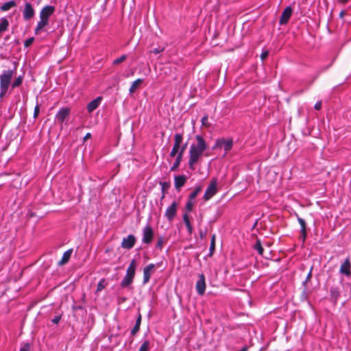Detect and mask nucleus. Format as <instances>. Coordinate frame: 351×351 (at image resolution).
<instances>
[{
    "label": "nucleus",
    "instance_id": "obj_1",
    "mask_svg": "<svg viewBox=\"0 0 351 351\" xmlns=\"http://www.w3.org/2000/svg\"><path fill=\"white\" fill-rule=\"evenodd\" d=\"M196 143H192L189 152V168L194 171L195 165L199 161L203 156L204 152L207 149L208 145L205 139L201 135L195 136Z\"/></svg>",
    "mask_w": 351,
    "mask_h": 351
},
{
    "label": "nucleus",
    "instance_id": "obj_2",
    "mask_svg": "<svg viewBox=\"0 0 351 351\" xmlns=\"http://www.w3.org/2000/svg\"><path fill=\"white\" fill-rule=\"evenodd\" d=\"M14 71L11 69L5 70L0 74V98L2 99L7 93L10 85Z\"/></svg>",
    "mask_w": 351,
    "mask_h": 351
},
{
    "label": "nucleus",
    "instance_id": "obj_3",
    "mask_svg": "<svg viewBox=\"0 0 351 351\" xmlns=\"http://www.w3.org/2000/svg\"><path fill=\"white\" fill-rule=\"evenodd\" d=\"M223 146L225 150V155L232 149L233 146V140L232 138L224 139L217 138L215 141V145L213 147V149H216L218 148H221Z\"/></svg>",
    "mask_w": 351,
    "mask_h": 351
},
{
    "label": "nucleus",
    "instance_id": "obj_4",
    "mask_svg": "<svg viewBox=\"0 0 351 351\" xmlns=\"http://www.w3.org/2000/svg\"><path fill=\"white\" fill-rule=\"evenodd\" d=\"M217 180L216 178L212 179L208 186L205 191L203 196L204 201L211 199L217 193Z\"/></svg>",
    "mask_w": 351,
    "mask_h": 351
},
{
    "label": "nucleus",
    "instance_id": "obj_5",
    "mask_svg": "<svg viewBox=\"0 0 351 351\" xmlns=\"http://www.w3.org/2000/svg\"><path fill=\"white\" fill-rule=\"evenodd\" d=\"M71 112L69 108H62L59 110L55 116V121L62 125L64 121L69 118Z\"/></svg>",
    "mask_w": 351,
    "mask_h": 351
},
{
    "label": "nucleus",
    "instance_id": "obj_6",
    "mask_svg": "<svg viewBox=\"0 0 351 351\" xmlns=\"http://www.w3.org/2000/svg\"><path fill=\"white\" fill-rule=\"evenodd\" d=\"M35 15V10L33 5L27 1L25 3V7L23 10V17L25 21H29Z\"/></svg>",
    "mask_w": 351,
    "mask_h": 351
},
{
    "label": "nucleus",
    "instance_id": "obj_7",
    "mask_svg": "<svg viewBox=\"0 0 351 351\" xmlns=\"http://www.w3.org/2000/svg\"><path fill=\"white\" fill-rule=\"evenodd\" d=\"M153 237L154 232L152 228L149 226H145L143 230L142 242L143 243L149 244L152 241Z\"/></svg>",
    "mask_w": 351,
    "mask_h": 351
},
{
    "label": "nucleus",
    "instance_id": "obj_8",
    "mask_svg": "<svg viewBox=\"0 0 351 351\" xmlns=\"http://www.w3.org/2000/svg\"><path fill=\"white\" fill-rule=\"evenodd\" d=\"M56 8L51 5L44 6L40 12V18L49 21V17L54 13Z\"/></svg>",
    "mask_w": 351,
    "mask_h": 351
},
{
    "label": "nucleus",
    "instance_id": "obj_9",
    "mask_svg": "<svg viewBox=\"0 0 351 351\" xmlns=\"http://www.w3.org/2000/svg\"><path fill=\"white\" fill-rule=\"evenodd\" d=\"M195 288L199 295H202L206 290L205 277L203 274H199V279L196 282Z\"/></svg>",
    "mask_w": 351,
    "mask_h": 351
},
{
    "label": "nucleus",
    "instance_id": "obj_10",
    "mask_svg": "<svg viewBox=\"0 0 351 351\" xmlns=\"http://www.w3.org/2000/svg\"><path fill=\"white\" fill-rule=\"evenodd\" d=\"M292 12H293V10H292L291 7L287 6L283 10V12L280 16V21H279L280 25L287 24L289 22V21L291 16Z\"/></svg>",
    "mask_w": 351,
    "mask_h": 351
},
{
    "label": "nucleus",
    "instance_id": "obj_11",
    "mask_svg": "<svg viewBox=\"0 0 351 351\" xmlns=\"http://www.w3.org/2000/svg\"><path fill=\"white\" fill-rule=\"evenodd\" d=\"M136 242V239L134 235L130 234L127 237L123 238L121 247L124 249H131L133 247Z\"/></svg>",
    "mask_w": 351,
    "mask_h": 351
},
{
    "label": "nucleus",
    "instance_id": "obj_12",
    "mask_svg": "<svg viewBox=\"0 0 351 351\" xmlns=\"http://www.w3.org/2000/svg\"><path fill=\"white\" fill-rule=\"evenodd\" d=\"M187 180V177L184 175L176 176L174 178V186L178 191L185 184Z\"/></svg>",
    "mask_w": 351,
    "mask_h": 351
},
{
    "label": "nucleus",
    "instance_id": "obj_13",
    "mask_svg": "<svg viewBox=\"0 0 351 351\" xmlns=\"http://www.w3.org/2000/svg\"><path fill=\"white\" fill-rule=\"evenodd\" d=\"M155 265L150 263L143 269V284H146L149 282L152 270L154 269Z\"/></svg>",
    "mask_w": 351,
    "mask_h": 351
},
{
    "label": "nucleus",
    "instance_id": "obj_14",
    "mask_svg": "<svg viewBox=\"0 0 351 351\" xmlns=\"http://www.w3.org/2000/svg\"><path fill=\"white\" fill-rule=\"evenodd\" d=\"M178 204L176 202H173L167 208L165 211V216L168 218V219H172L177 212Z\"/></svg>",
    "mask_w": 351,
    "mask_h": 351
},
{
    "label": "nucleus",
    "instance_id": "obj_15",
    "mask_svg": "<svg viewBox=\"0 0 351 351\" xmlns=\"http://www.w3.org/2000/svg\"><path fill=\"white\" fill-rule=\"evenodd\" d=\"M351 263L348 258H346L340 267L339 271L341 274L350 276L351 275Z\"/></svg>",
    "mask_w": 351,
    "mask_h": 351
},
{
    "label": "nucleus",
    "instance_id": "obj_16",
    "mask_svg": "<svg viewBox=\"0 0 351 351\" xmlns=\"http://www.w3.org/2000/svg\"><path fill=\"white\" fill-rule=\"evenodd\" d=\"M194 204L195 201L188 199L184 207L182 219H189V213L193 210Z\"/></svg>",
    "mask_w": 351,
    "mask_h": 351
},
{
    "label": "nucleus",
    "instance_id": "obj_17",
    "mask_svg": "<svg viewBox=\"0 0 351 351\" xmlns=\"http://www.w3.org/2000/svg\"><path fill=\"white\" fill-rule=\"evenodd\" d=\"M102 100L101 97H97L95 99L92 100L90 102H89L87 105V110L88 112H93L95 109H97L99 106L100 105V103Z\"/></svg>",
    "mask_w": 351,
    "mask_h": 351
},
{
    "label": "nucleus",
    "instance_id": "obj_18",
    "mask_svg": "<svg viewBox=\"0 0 351 351\" xmlns=\"http://www.w3.org/2000/svg\"><path fill=\"white\" fill-rule=\"evenodd\" d=\"M48 20H46L43 18H40V21L37 23V25L34 29V34L38 35L40 32L49 25Z\"/></svg>",
    "mask_w": 351,
    "mask_h": 351
},
{
    "label": "nucleus",
    "instance_id": "obj_19",
    "mask_svg": "<svg viewBox=\"0 0 351 351\" xmlns=\"http://www.w3.org/2000/svg\"><path fill=\"white\" fill-rule=\"evenodd\" d=\"M183 142V134L182 133H176L174 135V143L173 145V149L179 152L180 148V145Z\"/></svg>",
    "mask_w": 351,
    "mask_h": 351
},
{
    "label": "nucleus",
    "instance_id": "obj_20",
    "mask_svg": "<svg viewBox=\"0 0 351 351\" xmlns=\"http://www.w3.org/2000/svg\"><path fill=\"white\" fill-rule=\"evenodd\" d=\"M72 252H73L72 249L68 250L66 252H64L61 260L58 263V265H63L66 264L70 259Z\"/></svg>",
    "mask_w": 351,
    "mask_h": 351
},
{
    "label": "nucleus",
    "instance_id": "obj_21",
    "mask_svg": "<svg viewBox=\"0 0 351 351\" xmlns=\"http://www.w3.org/2000/svg\"><path fill=\"white\" fill-rule=\"evenodd\" d=\"M137 266L136 261L133 259L130 263L129 267L127 269L126 274L130 275L134 277L135 275V271Z\"/></svg>",
    "mask_w": 351,
    "mask_h": 351
},
{
    "label": "nucleus",
    "instance_id": "obj_22",
    "mask_svg": "<svg viewBox=\"0 0 351 351\" xmlns=\"http://www.w3.org/2000/svg\"><path fill=\"white\" fill-rule=\"evenodd\" d=\"M202 191V186L201 185L195 186L193 191L189 194L188 199L195 201L197 195Z\"/></svg>",
    "mask_w": 351,
    "mask_h": 351
},
{
    "label": "nucleus",
    "instance_id": "obj_23",
    "mask_svg": "<svg viewBox=\"0 0 351 351\" xmlns=\"http://www.w3.org/2000/svg\"><path fill=\"white\" fill-rule=\"evenodd\" d=\"M182 158L183 155H181V153H179V154L177 155V156L176 157V160L174 161L173 165L170 168V170L171 171H175L178 169L182 160Z\"/></svg>",
    "mask_w": 351,
    "mask_h": 351
},
{
    "label": "nucleus",
    "instance_id": "obj_24",
    "mask_svg": "<svg viewBox=\"0 0 351 351\" xmlns=\"http://www.w3.org/2000/svg\"><path fill=\"white\" fill-rule=\"evenodd\" d=\"M134 278V277L132 276L125 274V276H124L123 279L121 282V286L122 287H126L129 286L132 283Z\"/></svg>",
    "mask_w": 351,
    "mask_h": 351
},
{
    "label": "nucleus",
    "instance_id": "obj_25",
    "mask_svg": "<svg viewBox=\"0 0 351 351\" xmlns=\"http://www.w3.org/2000/svg\"><path fill=\"white\" fill-rule=\"evenodd\" d=\"M16 5V3L14 0H11L4 3L1 7L0 10L1 11H7L10 8L15 7Z\"/></svg>",
    "mask_w": 351,
    "mask_h": 351
},
{
    "label": "nucleus",
    "instance_id": "obj_26",
    "mask_svg": "<svg viewBox=\"0 0 351 351\" xmlns=\"http://www.w3.org/2000/svg\"><path fill=\"white\" fill-rule=\"evenodd\" d=\"M141 322V315H139L136 321L134 326L133 327V328L131 330V334L132 335H136V333L138 332V330L140 329Z\"/></svg>",
    "mask_w": 351,
    "mask_h": 351
},
{
    "label": "nucleus",
    "instance_id": "obj_27",
    "mask_svg": "<svg viewBox=\"0 0 351 351\" xmlns=\"http://www.w3.org/2000/svg\"><path fill=\"white\" fill-rule=\"evenodd\" d=\"M143 82V79L138 78L134 81L130 86V88L129 89V91L130 93H132L135 91V90L137 88L138 86L141 84Z\"/></svg>",
    "mask_w": 351,
    "mask_h": 351
},
{
    "label": "nucleus",
    "instance_id": "obj_28",
    "mask_svg": "<svg viewBox=\"0 0 351 351\" xmlns=\"http://www.w3.org/2000/svg\"><path fill=\"white\" fill-rule=\"evenodd\" d=\"M254 249L256 250L260 255L263 254V247L262 246L260 239H257L253 246Z\"/></svg>",
    "mask_w": 351,
    "mask_h": 351
},
{
    "label": "nucleus",
    "instance_id": "obj_29",
    "mask_svg": "<svg viewBox=\"0 0 351 351\" xmlns=\"http://www.w3.org/2000/svg\"><path fill=\"white\" fill-rule=\"evenodd\" d=\"M9 26V22L5 18H2L0 23V34L7 30Z\"/></svg>",
    "mask_w": 351,
    "mask_h": 351
},
{
    "label": "nucleus",
    "instance_id": "obj_30",
    "mask_svg": "<svg viewBox=\"0 0 351 351\" xmlns=\"http://www.w3.org/2000/svg\"><path fill=\"white\" fill-rule=\"evenodd\" d=\"M23 75L18 76L14 81L11 84L12 88H15L16 87H19L23 83Z\"/></svg>",
    "mask_w": 351,
    "mask_h": 351
},
{
    "label": "nucleus",
    "instance_id": "obj_31",
    "mask_svg": "<svg viewBox=\"0 0 351 351\" xmlns=\"http://www.w3.org/2000/svg\"><path fill=\"white\" fill-rule=\"evenodd\" d=\"M160 184L162 186V198H164L165 192L169 189L170 183L167 182H160Z\"/></svg>",
    "mask_w": 351,
    "mask_h": 351
},
{
    "label": "nucleus",
    "instance_id": "obj_32",
    "mask_svg": "<svg viewBox=\"0 0 351 351\" xmlns=\"http://www.w3.org/2000/svg\"><path fill=\"white\" fill-rule=\"evenodd\" d=\"M330 297L334 300L336 301L339 296V292L338 291L337 289L335 287H331L330 289Z\"/></svg>",
    "mask_w": 351,
    "mask_h": 351
},
{
    "label": "nucleus",
    "instance_id": "obj_33",
    "mask_svg": "<svg viewBox=\"0 0 351 351\" xmlns=\"http://www.w3.org/2000/svg\"><path fill=\"white\" fill-rule=\"evenodd\" d=\"M301 227L302 241L304 242L306 238V223L305 221H299Z\"/></svg>",
    "mask_w": 351,
    "mask_h": 351
},
{
    "label": "nucleus",
    "instance_id": "obj_34",
    "mask_svg": "<svg viewBox=\"0 0 351 351\" xmlns=\"http://www.w3.org/2000/svg\"><path fill=\"white\" fill-rule=\"evenodd\" d=\"M215 249V234H213L211 238L210 244V256H212Z\"/></svg>",
    "mask_w": 351,
    "mask_h": 351
},
{
    "label": "nucleus",
    "instance_id": "obj_35",
    "mask_svg": "<svg viewBox=\"0 0 351 351\" xmlns=\"http://www.w3.org/2000/svg\"><path fill=\"white\" fill-rule=\"evenodd\" d=\"M126 59H127V55L123 54L119 58L114 60L112 62V64L113 65L119 64L123 62V61H125Z\"/></svg>",
    "mask_w": 351,
    "mask_h": 351
},
{
    "label": "nucleus",
    "instance_id": "obj_36",
    "mask_svg": "<svg viewBox=\"0 0 351 351\" xmlns=\"http://www.w3.org/2000/svg\"><path fill=\"white\" fill-rule=\"evenodd\" d=\"M149 341L145 340L140 346L138 351H149Z\"/></svg>",
    "mask_w": 351,
    "mask_h": 351
},
{
    "label": "nucleus",
    "instance_id": "obj_37",
    "mask_svg": "<svg viewBox=\"0 0 351 351\" xmlns=\"http://www.w3.org/2000/svg\"><path fill=\"white\" fill-rule=\"evenodd\" d=\"M202 124L204 126H206L207 128L210 127V123H208V114H205L201 120Z\"/></svg>",
    "mask_w": 351,
    "mask_h": 351
},
{
    "label": "nucleus",
    "instance_id": "obj_38",
    "mask_svg": "<svg viewBox=\"0 0 351 351\" xmlns=\"http://www.w3.org/2000/svg\"><path fill=\"white\" fill-rule=\"evenodd\" d=\"M164 50H165V47H159L158 48L150 50L149 53L158 54V53L162 52Z\"/></svg>",
    "mask_w": 351,
    "mask_h": 351
},
{
    "label": "nucleus",
    "instance_id": "obj_39",
    "mask_svg": "<svg viewBox=\"0 0 351 351\" xmlns=\"http://www.w3.org/2000/svg\"><path fill=\"white\" fill-rule=\"evenodd\" d=\"M34 37H31V38H29L28 39H27L25 43H24V47H29L34 42Z\"/></svg>",
    "mask_w": 351,
    "mask_h": 351
},
{
    "label": "nucleus",
    "instance_id": "obj_40",
    "mask_svg": "<svg viewBox=\"0 0 351 351\" xmlns=\"http://www.w3.org/2000/svg\"><path fill=\"white\" fill-rule=\"evenodd\" d=\"M40 112V106L38 104H36L34 110V118L36 119L38 117Z\"/></svg>",
    "mask_w": 351,
    "mask_h": 351
},
{
    "label": "nucleus",
    "instance_id": "obj_41",
    "mask_svg": "<svg viewBox=\"0 0 351 351\" xmlns=\"http://www.w3.org/2000/svg\"><path fill=\"white\" fill-rule=\"evenodd\" d=\"M186 147H187V143H184V144L182 143L178 152L181 153V155L184 156V153L186 149Z\"/></svg>",
    "mask_w": 351,
    "mask_h": 351
},
{
    "label": "nucleus",
    "instance_id": "obj_42",
    "mask_svg": "<svg viewBox=\"0 0 351 351\" xmlns=\"http://www.w3.org/2000/svg\"><path fill=\"white\" fill-rule=\"evenodd\" d=\"M104 289V280L100 281L98 285H97V291H101V290H103Z\"/></svg>",
    "mask_w": 351,
    "mask_h": 351
},
{
    "label": "nucleus",
    "instance_id": "obj_43",
    "mask_svg": "<svg viewBox=\"0 0 351 351\" xmlns=\"http://www.w3.org/2000/svg\"><path fill=\"white\" fill-rule=\"evenodd\" d=\"M20 351H30V346L29 343H25L23 345Z\"/></svg>",
    "mask_w": 351,
    "mask_h": 351
},
{
    "label": "nucleus",
    "instance_id": "obj_44",
    "mask_svg": "<svg viewBox=\"0 0 351 351\" xmlns=\"http://www.w3.org/2000/svg\"><path fill=\"white\" fill-rule=\"evenodd\" d=\"M185 221L186 226L189 230V232L191 233L192 232V226L191 225V221Z\"/></svg>",
    "mask_w": 351,
    "mask_h": 351
},
{
    "label": "nucleus",
    "instance_id": "obj_45",
    "mask_svg": "<svg viewBox=\"0 0 351 351\" xmlns=\"http://www.w3.org/2000/svg\"><path fill=\"white\" fill-rule=\"evenodd\" d=\"M322 101H318L315 104L314 108L315 110H319L322 108Z\"/></svg>",
    "mask_w": 351,
    "mask_h": 351
},
{
    "label": "nucleus",
    "instance_id": "obj_46",
    "mask_svg": "<svg viewBox=\"0 0 351 351\" xmlns=\"http://www.w3.org/2000/svg\"><path fill=\"white\" fill-rule=\"evenodd\" d=\"M178 154H179L178 151H177V150H176V149L172 148V149H171V152L169 154V156L173 158V157H176Z\"/></svg>",
    "mask_w": 351,
    "mask_h": 351
},
{
    "label": "nucleus",
    "instance_id": "obj_47",
    "mask_svg": "<svg viewBox=\"0 0 351 351\" xmlns=\"http://www.w3.org/2000/svg\"><path fill=\"white\" fill-rule=\"evenodd\" d=\"M268 56H269V51H263L261 55V58L263 60H264Z\"/></svg>",
    "mask_w": 351,
    "mask_h": 351
},
{
    "label": "nucleus",
    "instance_id": "obj_48",
    "mask_svg": "<svg viewBox=\"0 0 351 351\" xmlns=\"http://www.w3.org/2000/svg\"><path fill=\"white\" fill-rule=\"evenodd\" d=\"M61 319V317L59 315L55 316L52 319L51 322L54 324H58L60 320Z\"/></svg>",
    "mask_w": 351,
    "mask_h": 351
},
{
    "label": "nucleus",
    "instance_id": "obj_49",
    "mask_svg": "<svg viewBox=\"0 0 351 351\" xmlns=\"http://www.w3.org/2000/svg\"><path fill=\"white\" fill-rule=\"evenodd\" d=\"M162 238H160V239L158 240V242H157V247H162Z\"/></svg>",
    "mask_w": 351,
    "mask_h": 351
},
{
    "label": "nucleus",
    "instance_id": "obj_50",
    "mask_svg": "<svg viewBox=\"0 0 351 351\" xmlns=\"http://www.w3.org/2000/svg\"><path fill=\"white\" fill-rule=\"evenodd\" d=\"M199 235H200V237L202 239L204 238L206 235V231H202L201 230L200 232H199Z\"/></svg>",
    "mask_w": 351,
    "mask_h": 351
},
{
    "label": "nucleus",
    "instance_id": "obj_51",
    "mask_svg": "<svg viewBox=\"0 0 351 351\" xmlns=\"http://www.w3.org/2000/svg\"><path fill=\"white\" fill-rule=\"evenodd\" d=\"M339 3L346 4L348 3L350 0H337Z\"/></svg>",
    "mask_w": 351,
    "mask_h": 351
},
{
    "label": "nucleus",
    "instance_id": "obj_52",
    "mask_svg": "<svg viewBox=\"0 0 351 351\" xmlns=\"http://www.w3.org/2000/svg\"><path fill=\"white\" fill-rule=\"evenodd\" d=\"M90 136H91L90 133H87V134L85 135V136H84V141H86V139H88V138H90Z\"/></svg>",
    "mask_w": 351,
    "mask_h": 351
},
{
    "label": "nucleus",
    "instance_id": "obj_53",
    "mask_svg": "<svg viewBox=\"0 0 351 351\" xmlns=\"http://www.w3.org/2000/svg\"><path fill=\"white\" fill-rule=\"evenodd\" d=\"M345 11L344 10H341V12L339 13V17L340 18H343L345 15Z\"/></svg>",
    "mask_w": 351,
    "mask_h": 351
},
{
    "label": "nucleus",
    "instance_id": "obj_54",
    "mask_svg": "<svg viewBox=\"0 0 351 351\" xmlns=\"http://www.w3.org/2000/svg\"><path fill=\"white\" fill-rule=\"evenodd\" d=\"M311 277V271H310L308 275H307V277H306V280H309Z\"/></svg>",
    "mask_w": 351,
    "mask_h": 351
},
{
    "label": "nucleus",
    "instance_id": "obj_55",
    "mask_svg": "<svg viewBox=\"0 0 351 351\" xmlns=\"http://www.w3.org/2000/svg\"><path fill=\"white\" fill-rule=\"evenodd\" d=\"M34 214H33L32 213H29L28 215L29 217H34Z\"/></svg>",
    "mask_w": 351,
    "mask_h": 351
},
{
    "label": "nucleus",
    "instance_id": "obj_56",
    "mask_svg": "<svg viewBox=\"0 0 351 351\" xmlns=\"http://www.w3.org/2000/svg\"><path fill=\"white\" fill-rule=\"evenodd\" d=\"M256 224H257V221H256V222H255V223H254V226H255Z\"/></svg>",
    "mask_w": 351,
    "mask_h": 351
}]
</instances>
